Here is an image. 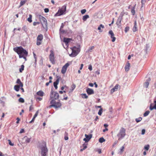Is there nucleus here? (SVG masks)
Listing matches in <instances>:
<instances>
[{
    "instance_id": "1",
    "label": "nucleus",
    "mask_w": 156,
    "mask_h": 156,
    "mask_svg": "<svg viewBox=\"0 0 156 156\" xmlns=\"http://www.w3.org/2000/svg\"><path fill=\"white\" fill-rule=\"evenodd\" d=\"M126 135V130L123 128H121L119 133L117 134L118 137V140H120L124 138Z\"/></svg>"
},
{
    "instance_id": "2",
    "label": "nucleus",
    "mask_w": 156,
    "mask_h": 156,
    "mask_svg": "<svg viewBox=\"0 0 156 156\" xmlns=\"http://www.w3.org/2000/svg\"><path fill=\"white\" fill-rule=\"evenodd\" d=\"M19 55L20 58L23 57V55H27L28 52L25 49H13Z\"/></svg>"
},
{
    "instance_id": "3",
    "label": "nucleus",
    "mask_w": 156,
    "mask_h": 156,
    "mask_svg": "<svg viewBox=\"0 0 156 156\" xmlns=\"http://www.w3.org/2000/svg\"><path fill=\"white\" fill-rule=\"evenodd\" d=\"M50 104H51L50 105L49 107L50 108L54 107L55 108H60L62 104L59 102H56L54 99H52L50 102Z\"/></svg>"
},
{
    "instance_id": "4",
    "label": "nucleus",
    "mask_w": 156,
    "mask_h": 156,
    "mask_svg": "<svg viewBox=\"0 0 156 156\" xmlns=\"http://www.w3.org/2000/svg\"><path fill=\"white\" fill-rule=\"evenodd\" d=\"M39 19L43 27L44 28L47 27V23L45 18L41 15H40L39 16Z\"/></svg>"
},
{
    "instance_id": "5",
    "label": "nucleus",
    "mask_w": 156,
    "mask_h": 156,
    "mask_svg": "<svg viewBox=\"0 0 156 156\" xmlns=\"http://www.w3.org/2000/svg\"><path fill=\"white\" fill-rule=\"evenodd\" d=\"M59 95L56 92H54L52 90H51L50 99L52 100V99L57 100L59 98Z\"/></svg>"
},
{
    "instance_id": "6",
    "label": "nucleus",
    "mask_w": 156,
    "mask_h": 156,
    "mask_svg": "<svg viewBox=\"0 0 156 156\" xmlns=\"http://www.w3.org/2000/svg\"><path fill=\"white\" fill-rule=\"evenodd\" d=\"M71 52H68L69 55L71 57H74L76 56L80 52V49H70Z\"/></svg>"
},
{
    "instance_id": "7",
    "label": "nucleus",
    "mask_w": 156,
    "mask_h": 156,
    "mask_svg": "<svg viewBox=\"0 0 156 156\" xmlns=\"http://www.w3.org/2000/svg\"><path fill=\"white\" fill-rule=\"evenodd\" d=\"M48 149L46 147V144L44 146H41V156H45L48 152Z\"/></svg>"
},
{
    "instance_id": "8",
    "label": "nucleus",
    "mask_w": 156,
    "mask_h": 156,
    "mask_svg": "<svg viewBox=\"0 0 156 156\" xmlns=\"http://www.w3.org/2000/svg\"><path fill=\"white\" fill-rule=\"evenodd\" d=\"M66 6L64 5L62 9L58 10V12L56 13V15L58 16L62 15L66 11Z\"/></svg>"
},
{
    "instance_id": "9",
    "label": "nucleus",
    "mask_w": 156,
    "mask_h": 156,
    "mask_svg": "<svg viewBox=\"0 0 156 156\" xmlns=\"http://www.w3.org/2000/svg\"><path fill=\"white\" fill-rule=\"evenodd\" d=\"M50 60L51 63L53 64L55 63V57L54 51L53 50H51L50 51V54L49 55Z\"/></svg>"
},
{
    "instance_id": "10",
    "label": "nucleus",
    "mask_w": 156,
    "mask_h": 156,
    "mask_svg": "<svg viewBox=\"0 0 156 156\" xmlns=\"http://www.w3.org/2000/svg\"><path fill=\"white\" fill-rule=\"evenodd\" d=\"M43 38V36L42 34H40L38 35L37 38V45H40L41 44Z\"/></svg>"
},
{
    "instance_id": "11",
    "label": "nucleus",
    "mask_w": 156,
    "mask_h": 156,
    "mask_svg": "<svg viewBox=\"0 0 156 156\" xmlns=\"http://www.w3.org/2000/svg\"><path fill=\"white\" fill-rule=\"evenodd\" d=\"M69 63H67L62 67L61 70L62 73L64 74L66 72L67 67L69 66Z\"/></svg>"
},
{
    "instance_id": "12",
    "label": "nucleus",
    "mask_w": 156,
    "mask_h": 156,
    "mask_svg": "<svg viewBox=\"0 0 156 156\" xmlns=\"http://www.w3.org/2000/svg\"><path fill=\"white\" fill-rule=\"evenodd\" d=\"M109 34L111 35V37L112 39V41L113 42H114L116 38L114 37V34L112 30H110L109 31Z\"/></svg>"
},
{
    "instance_id": "13",
    "label": "nucleus",
    "mask_w": 156,
    "mask_h": 156,
    "mask_svg": "<svg viewBox=\"0 0 156 156\" xmlns=\"http://www.w3.org/2000/svg\"><path fill=\"white\" fill-rule=\"evenodd\" d=\"M86 92L89 95L93 94L94 93V90L90 88H87L86 90Z\"/></svg>"
},
{
    "instance_id": "14",
    "label": "nucleus",
    "mask_w": 156,
    "mask_h": 156,
    "mask_svg": "<svg viewBox=\"0 0 156 156\" xmlns=\"http://www.w3.org/2000/svg\"><path fill=\"white\" fill-rule=\"evenodd\" d=\"M119 86L118 84L116 85L111 89V93H112L115 91H117L119 87Z\"/></svg>"
},
{
    "instance_id": "15",
    "label": "nucleus",
    "mask_w": 156,
    "mask_h": 156,
    "mask_svg": "<svg viewBox=\"0 0 156 156\" xmlns=\"http://www.w3.org/2000/svg\"><path fill=\"white\" fill-rule=\"evenodd\" d=\"M122 18H120L119 17L117 20L116 24L118 26V27H120L121 25V21L122 20Z\"/></svg>"
},
{
    "instance_id": "16",
    "label": "nucleus",
    "mask_w": 156,
    "mask_h": 156,
    "mask_svg": "<svg viewBox=\"0 0 156 156\" xmlns=\"http://www.w3.org/2000/svg\"><path fill=\"white\" fill-rule=\"evenodd\" d=\"M59 82V79L58 78L53 83L55 89H57L58 88L57 85L58 84Z\"/></svg>"
},
{
    "instance_id": "17",
    "label": "nucleus",
    "mask_w": 156,
    "mask_h": 156,
    "mask_svg": "<svg viewBox=\"0 0 156 156\" xmlns=\"http://www.w3.org/2000/svg\"><path fill=\"white\" fill-rule=\"evenodd\" d=\"M130 67V64L129 63V62H127V64L126 65L125 68V71L126 72L129 71V68Z\"/></svg>"
},
{
    "instance_id": "18",
    "label": "nucleus",
    "mask_w": 156,
    "mask_h": 156,
    "mask_svg": "<svg viewBox=\"0 0 156 156\" xmlns=\"http://www.w3.org/2000/svg\"><path fill=\"white\" fill-rule=\"evenodd\" d=\"M72 39L69 38H64L63 39V42H64L66 44H67L70 41L72 40Z\"/></svg>"
},
{
    "instance_id": "19",
    "label": "nucleus",
    "mask_w": 156,
    "mask_h": 156,
    "mask_svg": "<svg viewBox=\"0 0 156 156\" xmlns=\"http://www.w3.org/2000/svg\"><path fill=\"white\" fill-rule=\"evenodd\" d=\"M38 113V111H37L35 114L34 115L32 120L29 122L30 123H31L34 121L36 117L37 116Z\"/></svg>"
},
{
    "instance_id": "20",
    "label": "nucleus",
    "mask_w": 156,
    "mask_h": 156,
    "mask_svg": "<svg viewBox=\"0 0 156 156\" xmlns=\"http://www.w3.org/2000/svg\"><path fill=\"white\" fill-rule=\"evenodd\" d=\"M133 30L134 32L136 31L137 30V23L136 21H134V26L133 27Z\"/></svg>"
},
{
    "instance_id": "21",
    "label": "nucleus",
    "mask_w": 156,
    "mask_h": 156,
    "mask_svg": "<svg viewBox=\"0 0 156 156\" xmlns=\"http://www.w3.org/2000/svg\"><path fill=\"white\" fill-rule=\"evenodd\" d=\"M37 94L40 96L43 97L44 95V92L42 90H40L37 92Z\"/></svg>"
},
{
    "instance_id": "22",
    "label": "nucleus",
    "mask_w": 156,
    "mask_h": 156,
    "mask_svg": "<svg viewBox=\"0 0 156 156\" xmlns=\"http://www.w3.org/2000/svg\"><path fill=\"white\" fill-rule=\"evenodd\" d=\"M16 83L18 84H19V85L21 86V87H22L23 86V83L21 82L20 80L19 79H17Z\"/></svg>"
},
{
    "instance_id": "23",
    "label": "nucleus",
    "mask_w": 156,
    "mask_h": 156,
    "mask_svg": "<svg viewBox=\"0 0 156 156\" xmlns=\"http://www.w3.org/2000/svg\"><path fill=\"white\" fill-rule=\"evenodd\" d=\"M20 86L19 85H15L14 86V89L16 91H18L19 90Z\"/></svg>"
},
{
    "instance_id": "24",
    "label": "nucleus",
    "mask_w": 156,
    "mask_h": 156,
    "mask_svg": "<svg viewBox=\"0 0 156 156\" xmlns=\"http://www.w3.org/2000/svg\"><path fill=\"white\" fill-rule=\"evenodd\" d=\"M89 18V16L88 15H86L83 17V20L85 21L87 19Z\"/></svg>"
},
{
    "instance_id": "25",
    "label": "nucleus",
    "mask_w": 156,
    "mask_h": 156,
    "mask_svg": "<svg viewBox=\"0 0 156 156\" xmlns=\"http://www.w3.org/2000/svg\"><path fill=\"white\" fill-rule=\"evenodd\" d=\"M82 146L83 147V148L82 149H81L80 150V151H82L84 150H85L87 147V144H83Z\"/></svg>"
},
{
    "instance_id": "26",
    "label": "nucleus",
    "mask_w": 156,
    "mask_h": 156,
    "mask_svg": "<svg viewBox=\"0 0 156 156\" xmlns=\"http://www.w3.org/2000/svg\"><path fill=\"white\" fill-rule=\"evenodd\" d=\"M136 5H135L132 8V9H131V12L132 14V15H135V7H136Z\"/></svg>"
},
{
    "instance_id": "27",
    "label": "nucleus",
    "mask_w": 156,
    "mask_h": 156,
    "mask_svg": "<svg viewBox=\"0 0 156 156\" xmlns=\"http://www.w3.org/2000/svg\"><path fill=\"white\" fill-rule=\"evenodd\" d=\"M85 136L86 137V138L87 139V140H88L89 141L90 140L91 138L92 137V135L91 134L88 135L86 134H85Z\"/></svg>"
},
{
    "instance_id": "28",
    "label": "nucleus",
    "mask_w": 156,
    "mask_h": 156,
    "mask_svg": "<svg viewBox=\"0 0 156 156\" xmlns=\"http://www.w3.org/2000/svg\"><path fill=\"white\" fill-rule=\"evenodd\" d=\"M101 27L102 29H103L105 27L104 26L101 24L100 25V26L98 27V30H99L100 32H102V30H101Z\"/></svg>"
},
{
    "instance_id": "29",
    "label": "nucleus",
    "mask_w": 156,
    "mask_h": 156,
    "mask_svg": "<svg viewBox=\"0 0 156 156\" xmlns=\"http://www.w3.org/2000/svg\"><path fill=\"white\" fill-rule=\"evenodd\" d=\"M64 139L65 140H67L68 139V133L66 132H65L64 134Z\"/></svg>"
},
{
    "instance_id": "30",
    "label": "nucleus",
    "mask_w": 156,
    "mask_h": 156,
    "mask_svg": "<svg viewBox=\"0 0 156 156\" xmlns=\"http://www.w3.org/2000/svg\"><path fill=\"white\" fill-rule=\"evenodd\" d=\"M149 85V82L148 81H147V80L144 83V86L146 88H147L148 87Z\"/></svg>"
},
{
    "instance_id": "31",
    "label": "nucleus",
    "mask_w": 156,
    "mask_h": 156,
    "mask_svg": "<svg viewBox=\"0 0 156 156\" xmlns=\"http://www.w3.org/2000/svg\"><path fill=\"white\" fill-rule=\"evenodd\" d=\"M105 140L103 137L100 138L99 140V142L101 143H102L103 142H105Z\"/></svg>"
},
{
    "instance_id": "32",
    "label": "nucleus",
    "mask_w": 156,
    "mask_h": 156,
    "mask_svg": "<svg viewBox=\"0 0 156 156\" xmlns=\"http://www.w3.org/2000/svg\"><path fill=\"white\" fill-rule=\"evenodd\" d=\"M142 120V118L141 117H139L138 118H136L135 121L137 122H139L141 121Z\"/></svg>"
},
{
    "instance_id": "33",
    "label": "nucleus",
    "mask_w": 156,
    "mask_h": 156,
    "mask_svg": "<svg viewBox=\"0 0 156 156\" xmlns=\"http://www.w3.org/2000/svg\"><path fill=\"white\" fill-rule=\"evenodd\" d=\"M25 3H26L25 1H21L20 3V5L19 6V7H21L23 5H24Z\"/></svg>"
},
{
    "instance_id": "34",
    "label": "nucleus",
    "mask_w": 156,
    "mask_h": 156,
    "mask_svg": "<svg viewBox=\"0 0 156 156\" xmlns=\"http://www.w3.org/2000/svg\"><path fill=\"white\" fill-rule=\"evenodd\" d=\"M24 138L26 139L25 141L26 143H28L30 142V138H27L26 136H25Z\"/></svg>"
},
{
    "instance_id": "35",
    "label": "nucleus",
    "mask_w": 156,
    "mask_h": 156,
    "mask_svg": "<svg viewBox=\"0 0 156 156\" xmlns=\"http://www.w3.org/2000/svg\"><path fill=\"white\" fill-rule=\"evenodd\" d=\"M24 66L23 65H22L21 66V67L20 69V73L22 72V71L24 70Z\"/></svg>"
},
{
    "instance_id": "36",
    "label": "nucleus",
    "mask_w": 156,
    "mask_h": 156,
    "mask_svg": "<svg viewBox=\"0 0 156 156\" xmlns=\"http://www.w3.org/2000/svg\"><path fill=\"white\" fill-rule=\"evenodd\" d=\"M27 21L30 22V23H31L32 22V16L31 15H29V18L27 19Z\"/></svg>"
},
{
    "instance_id": "37",
    "label": "nucleus",
    "mask_w": 156,
    "mask_h": 156,
    "mask_svg": "<svg viewBox=\"0 0 156 156\" xmlns=\"http://www.w3.org/2000/svg\"><path fill=\"white\" fill-rule=\"evenodd\" d=\"M150 113V111L148 110L146 111L144 114V116L146 117Z\"/></svg>"
},
{
    "instance_id": "38",
    "label": "nucleus",
    "mask_w": 156,
    "mask_h": 156,
    "mask_svg": "<svg viewBox=\"0 0 156 156\" xmlns=\"http://www.w3.org/2000/svg\"><path fill=\"white\" fill-rule=\"evenodd\" d=\"M150 148V146L148 144L145 146L144 147V149L146 150V151L148 150L149 148Z\"/></svg>"
},
{
    "instance_id": "39",
    "label": "nucleus",
    "mask_w": 156,
    "mask_h": 156,
    "mask_svg": "<svg viewBox=\"0 0 156 156\" xmlns=\"http://www.w3.org/2000/svg\"><path fill=\"white\" fill-rule=\"evenodd\" d=\"M82 96V98H88V96L86 95V94H81Z\"/></svg>"
},
{
    "instance_id": "40",
    "label": "nucleus",
    "mask_w": 156,
    "mask_h": 156,
    "mask_svg": "<svg viewBox=\"0 0 156 156\" xmlns=\"http://www.w3.org/2000/svg\"><path fill=\"white\" fill-rule=\"evenodd\" d=\"M21 103H24V99L22 98H20L18 100Z\"/></svg>"
},
{
    "instance_id": "41",
    "label": "nucleus",
    "mask_w": 156,
    "mask_h": 156,
    "mask_svg": "<svg viewBox=\"0 0 156 156\" xmlns=\"http://www.w3.org/2000/svg\"><path fill=\"white\" fill-rule=\"evenodd\" d=\"M129 27H125V33H127L129 30Z\"/></svg>"
},
{
    "instance_id": "42",
    "label": "nucleus",
    "mask_w": 156,
    "mask_h": 156,
    "mask_svg": "<svg viewBox=\"0 0 156 156\" xmlns=\"http://www.w3.org/2000/svg\"><path fill=\"white\" fill-rule=\"evenodd\" d=\"M76 87V85L75 84H73L71 87V88L72 89V91H73Z\"/></svg>"
},
{
    "instance_id": "43",
    "label": "nucleus",
    "mask_w": 156,
    "mask_h": 156,
    "mask_svg": "<svg viewBox=\"0 0 156 156\" xmlns=\"http://www.w3.org/2000/svg\"><path fill=\"white\" fill-rule=\"evenodd\" d=\"M102 108H100V109L99 110V112H98V114L99 115H101L102 114Z\"/></svg>"
},
{
    "instance_id": "44",
    "label": "nucleus",
    "mask_w": 156,
    "mask_h": 156,
    "mask_svg": "<svg viewBox=\"0 0 156 156\" xmlns=\"http://www.w3.org/2000/svg\"><path fill=\"white\" fill-rule=\"evenodd\" d=\"M86 12V10L85 9H83L81 11V12L82 14H84Z\"/></svg>"
},
{
    "instance_id": "45",
    "label": "nucleus",
    "mask_w": 156,
    "mask_h": 156,
    "mask_svg": "<svg viewBox=\"0 0 156 156\" xmlns=\"http://www.w3.org/2000/svg\"><path fill=\"white\" fill-rule=\"evenodd\" d=\"M124 147L123 146H122L120 149V152H122L124 151Z\"/></svg>"
},
{
    "instance_id": "46",
    "label": "nucleus",
    "mask_w": 156,
    "mask_h": 156,
    "mask_svg": "<svg viewBox=\"0 0 156 156\" xmlns=\"http://www.w3.org/2000/svg\"><path fill=\"white\" fill-rule=\"evenodd\" d=\"M33 55H34V58L35 59V62L36 63V61H37V60H36L37 57H36V55L35 54L34 52H33Z\"/></svg>"
},
{
    "instance_id": "47",
    "label": "nucleus",
    "mask_w": 156,
    "mask_h": 156,
    "mask_svg": "<svg viewBox=\"0 0 156 156\" xmlns=\"http://www.w3.org/2000/svg\"><path fill=\"white\" fill-rule=\"evenodd\" d=\"M145 132V130L144 129H143L141 131V134L142 135H144Z\"/></svg>"
},
{
    "instance_id": "48",
    "label": "nucleus",
    "mask_w": 156,
    "mask_h": 156,
    "mask_svg": "<svg viewBox=\"0 0 156 156\" xmlns=\"http://www.w3.org/2000/svg\"><path fill=\"white\" fill-rule=\"evenodd\" d=\"M146 2L145 0H141V2L142 4V7H143V5H144Z\"/></svg>"
},
{
    "instance_id": "49",
    "label": "nucleus",
    "mask_w": 156,
    "mask_h": 156,
    "mask_svg": "<svg viewBox=\"0 0 156 156\" xmlns=\"http://www.w3.org/2000/svg\"><path fill=\"white\" fill-rule=\"evenodd\" d=\"M8 141H9V144L11 146H13L14 145V144H13L12 143L11 141H10V140H8Z\"/></svg>"
},
{
    "instance_id": "50",
    "label": "nucleus",
    "mask_w": 156,
    "mask_h": 156,
    "mask_svg": "<svg viewBox=\"0 0 156 156\" xmlns=\"http://www.w3.org/2000/svg\"><path fill=\"white\" fill-rule=\"evenodd\" d=\"M88 69L90 71H91L92 70V66L91 65H89V67H88Z\"/></svg>"
},
{
    "instance_id": "51",
    "label": "nucleus",
    "mask_w": 156,
    "mask_h": 156,
    "mask_svg": "<svg viewBox=\"0 0 156 156\" xmlns=\"http://www.w3.org/2000/svg\"><path fill=\"white\" fill-rule=\"evenodd\" d=\"M44 11L45 12L47 13L49 12V10L48 8H45L44 9Z\"/></svg>"
},
{
    "instance_id": "52",
    "label": "nucleus",
    "mask_w": 156,
    "mask_h": 156,
    "mask_svg": "<svg viewBox=\"0 0 156 156\" xmlns=\"http://www.w3.org/2000/svg\"><path fill=\"white\" fill-rule=\"evenodd\" d=\"M42 98H40V97H36V100H38L39 101H41L42 100Z\"/></svg>"
},
{
    "instance_id": "53",
    "label": "nucleus",
    "mask_w": 156,
    "mask_h": 156,
    "mask_svg": "<svg viewBox=\"0 0 156 156\" xmlns=\"http://www.w3.org/2000/svg\"><path fill=\"white\" fill-rule=\"evenodd\" d=\"M64 27V25L63 24V23H62L61 24V27H60V30H61V29H62Z\"/></svg>"
},
{
    "instance_id": "54",
    "label": "nucleus",
    "mask_w": 156,
    "mask_h": 156,
    "mask_svg": "<svg viewBox=\"0 0 156 156\" xmlns=\"http://www.w3.org/2000/svg\"><path fill=\"white\" fill-rule=\"evenodd\" d=\"M154 109V106H153V107H151V105H150V109L151 110H153Z\"/></svg>"
},
{
    "instance_id": "55",
    "label": "nucleus",
    "mask_w": 156,
    "mask_h": 156,
    "mask_svg": "<svg viewBox=\"0 0 156 156\" xmlns=\"http://www.w3.org/2000/svg\"><path fill=\"white\" fill-rule=\"evenodd\" d=\"M24 132V129H22L20 130V133H23Z\"/></svg>"
},
{
    "instance_id": "56",
    "label": "nucleus",
    "mask_w": 156,
    "mask_h": 156,
    "mask_svg": "<svg viewBox=\"0 0 156 156\" xmlns=\"http://www.w3.org/2000/svg\"><path fill=\"white\" fill-rule=\"evenodd\" d=\"M33 109V107H32V105H31L30 107L29 110L30 111L32 109Z\"/></svg>"
},
{
    "instance_id": "57",
    "label": "nucleus",
    "mask_w": 156,
    "mask_h": 156,
    "mask_svg": "<svg viewBox=\"0 0 156 156\" xmlns=\"http://www.w3.org/2000/svg\"><path fill=\"white\" fill-rule=\"evenodd\" d=\"M16 119L17 120V121H16V123H19V121L20 120V119L19 118H17Z\"/></svg>"
},
{
    "instance_id": "58",
    "label": "nucleus",
    "mask_w": 156,
    "mask_h": 156,
    "mask_svg": "<svg viewBox=\"0 0 156 156\" xmlns=\"http://www.w3.org/2000/svg\"><path fill=\"white\" fill-rule=\"evenodd\" d=\"M60 32L62 33H64L65 32V31L63 30L62 29H61V30H60Z\"/></svg>"
},
{
    "instance_id": "59",
    "label": "nucleus",
    "mask_w": 156,
    "mask_h": 156,
    "mask_svg": "<svg viewBox=\"0 0 156 156\" xmlns=\"http://www.w3.org/2000/svg\"><path fill=\"white\" fill-rule=\"evenodd\" d=\"M13 49H23L22 47H16L15 48H14Z\"/></svg>"
},
{
    "instance_id": "60",
    "label": "nucleus",
    "mask_w": 156,
    "mask_h": 156,
    "mask_svg": "<svg viewBox=\"0 0 156 156\" xmlns=\"http://www.w3.org/2000/svg\"><path fill=\"white\" fill-rule=\"evenodd\" d=\"M83 140L86 142H88L89 141L86 138L83 139Z\"/></svg>"
},
{
    "instance_id": "61",
    "label": "nucleus",
    "mask_w": 156,
    "mask_h": 156,
    "mask_svg": "<svg viewBox=\"0 0 156 156\" xmlns=\"http://www.w3.org/2000/svg\"><path fill=\"white\" fill-rule=\"evenodd\" d=\"M89 85L91 87H93L94 86V84L93 83H89Z\"/></svg>"
},
{
    "instance_id": "62",
    "label": "nucleus",
    "mask_w": 156,
    "mask_h": 156,
    "mask_svg": "<svg viewBox=\"0 0 156 156\" xmlns=\"http://www.w3.org/2000/svg\"><path fill=\"white\" fill-rule=\"evenodd\" d=\"M83 64H81L80 67V70H81V69H82L83 68Z\"/></svg>"
},
{
    "instance_id": "63",
    "label": "nucleus",
    "mask_w": 156,
    "mask_h": 156,
    "mask_svg": "<svg viewBox=\"0 0 156 156\" xmlns=\"http://www.w3.org/2000/svg\"><path fill=\"white\" fill-rule=\"evenodd\" d=\"M94 85H95V87L96 88H97V87H98V85L97 84V83H96V82H94Z\"/></svg>"
},
{
    "instance_id": "64",
    "label": "nucleus",
    "mask_w": 156,
    "mask_h": 156,
    "mask_svg": "<svg viewBox=\"0 0 156 156\" xmlns=\"http://www.w3.org/2000/svg\"><path fill=\"white\" fill-rule=\"evenodd\" d=\"M108 129L107 128H106L105 129H103V132H105L106 131H108Z\"/></svg>"
}]
</instances>
